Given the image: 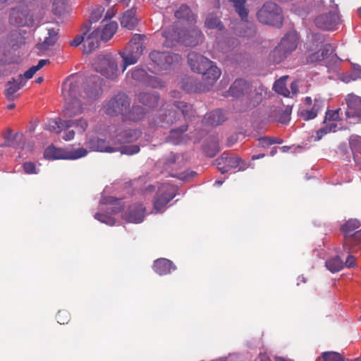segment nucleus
Returning <instances> with one entry per match:
<instances>
[{"mask_svg": "<svg viewBox=\"0 0 361 361\" xmlns=\"http://www.w3.org/2000/svg\"><path fill=\"white\" fill-rule=\"evenodd\" d=\"M82 80L81 76L73 75L67 78L63 83L62 95L66 101L63 114L66 117L71 118L82 114V105L91 103L102 93V80L98 76L94 75L90 78L92 86L87 85L82 94H79L80 98H78V89Z\"/></svg>", "mask_w": 361, "mask_h": 361, "instance_id": "f257e3e1", "label": "nucleus"}, {"mask_svg": "<svg viewBox=\"0 0 361 361\" xmlns=\"http://www.w3.org/2000/svg\"><path fill=\"white\" fill-rule=\"evenodd\" d=\"M173 106L177 110L161 108L159 111L158 116L149 121V128L152 130H156L158 128H166L180 117L188 120L195 116V111L192 105L179 101L176 102Z\"/></svg>", "mask_w": 361, "mask_h": 361, "instance_id": "f03ea898", "label": "nucleus"}, {"mask_svg": "<svg viewBox=\"0 0 361 361\" xmlns=\"http://www.w3.org/2000/svg\"><path fill=\"white\" fill-rule=\"evenodd\" d=\"M162 35L165 38L164 45L168 47H173L177 43L195 47L203 39L202 32L197 27L179 30L178 23L171 28L164 29Z\"/></svg>", "mask_w": 361, "mask_h": 361, "instance_id": "7ed1b4c3", "label": "nucleus"}, {"mask_svg": "<svg viewBox=\"0 0 361 361\" xmlns=\"http://www.w3.org/2000/svg\"><path fill=\"white\" fill-rule=\"evenodd\" d=\"M188 63L194 72L202 73L203 80L208 84H214L220 77L221 72L214 62L196 52L188 55Z\"/></svg>", "mask_w": 361, "mask_h": 361, "instance_id": "20e7f679", "label": "nucleus"}, {"mask_svg": "<svg viewBox=\"0 0 361 361\" xmlns=\"http://www.w3.org/2000/svg\"><path fill=\"white\" fill-rule=\"evenodd\" d=\"M299 42V35L296 31L288 32L281 40L279 45L269 55L273 63H279L296 49Z\"/></svg>", "mask_w": 361, "mask_h": 361, "instance_id": "39448f33", "label": "nucleus"}, {"mask_svg": "<svg viewBox=\"0 0 361 361\" xmlns=\"http://www.w3.org/2000/svg\"><path fill=\"white\" fill-rule=\"evenodd\" d=\"M251 85L243 79H236L231 85L228 90V95L233 97H247L250 106L258 105L263 98L262 90L260 92L251 90Z\"/></svg>", "mask_w": 361, "mask_h": 361, "instance_id": "423d86ee", "label": "nucleus"}, {"mask_svg": "<svg viewBox=\"0 0 361 361\" xmlns=\"http://www.w3.org/2000/svg\"><path fill=\"white\" fill-rule=\"evenodd\" d=\"M145 36L135 34L133 36L125 49L120 51V54L123 60V72L127 66L135 63L142 55L145 49L143 45Z\"/></svg>", "mask_w": 361, "mask_h": 361, "instance_id": "0eeeda50", "label": "nucleus"}, {"mask_svg": "<svg viewBox=\"0 0 361 361\" xmlns=\"http://www.w3.org/2000/svg\"><path fill=\"white\" fill-rule=\"evenodd\" d=\"M178 188L169 183H161L153 200V213H163L177 195Z\"/></svg>", "mask_w": 361, "mask_h": 361, "instance_id": "6e6552de", "label": "nucleus"}, {"mask_svg": "<svg viewBox=\"0 0 361 361\" xmlns=\"http://www.w3.org/2000/svg\"><path fill=\"white\" fill-rule=\"evenodd\" d=\"M87 150L83 147L73 149L72 147L61 148L51 145L46 148L44 153L45 159H77L86 156Z\"/></svg>", "mask_w": 361, "mask_h": 361, "instance_id": "1a4fd4ad", "label": "nucleus"}, {"mask_svg": "<svg viewBox=\"0 0 361 361\" xmlns=\"http://www.w3.org/2000/svg\"><path fill=\"white\" fill-rule=\"evenodd\" d=\"M149 58L157 72L173 69L179 64L181 60V57L178 54L158 51H152Z\"/></svg>", "mask_w": 361, "mask_h": 361, "instance_id": "9d476101", "label": "nucleus"}, {"mask_svg": "<svg viewBox=\"0 0 361 361\" xmlns=\"http://www.w3.org/2000/svg\"><path fill=\"white\" fill-rule=\"evenodd\" d=\"M257 19L259 22L280 27L283 23V15L281 8L274 3L267 2L257 12Z\"/></svg>", "mask_w": 361, "mask_h": 361, "instance_id": "9b49d317", "label": "nucleus"}, {"mask_svg": "<svg viewBox=\"0 0 361 361\" xmlns=\"http://www.w3.org/2000/svg\"><path fill=\"white\" fill-rule=\"evenodd\" d=\"M130 99L124 93H118L104 104V112L109 116L121 114L123 117L124 112L128 109Z\"/></svg>", "mask_w": 361, "mask_h": 361, "instance_id": "f8f14e48", "label": "nucleus"}, {"mask_svg": "<svg viewBox=\"0 0 361 361\" xmlns=\"http://www.w3.org/2000/svg\"><path fill=\"white\" fill-rule=\"evenodd\" d=\"M93 66L97 72L106 78L114 79L118 75L117 64L111 55L99 56Z\"/></svg>", "mask_w": 361, "mask_h": 361, "instance_id": "ddd939ff", "label": "nucleus"}, {"mask_svg": "<svg viewBox=\"0 0 361 361\" xmlns=\"http://www.w3.org/2000/svg\"><path fill=\"white\" fill-rule=\"evenodd\" d=\"M9 21L11 24L18 27H32L35 25L32 15H30L28 6L25 4H20L11 9Z\"/></svg>", "mask_w": 361, "mask_h": 361, "instance_id": "4468645a", "label": "nucleus"}, {"mask_svg": "<svg viewBox=\"0 0 361 361\" xmlns=\"http://www.w3.org/2000/svg\"><path fill=\"white\" fill-rule=\"evenodd\" d=\"M332 10L326 14L319 16L315 19V25L320 29L325 30H335L341 23L338 12V6L336 4H331Z\"/></svg>", "mask_w": 361, "mask_h": 361, "instance_id": "2eb2a0df", "label": "nucleus"}, {"mask_svg": "<svg viewBox=\"0 0 361 361\" xmlns=\"http://www.w3.org/2000/svg\"><path fill=\"white\" fill-rule=\"evenodd\" d=\"M216 164L219 170L225 173L233 169L243 171L247 168L246 163L237 156H229L224 153L220 157L216 159Z\"/></svg>", "mask_w": 361, "mask_h": 361, "instance_id": "dca6fc26", "label": "nucleus"}, {"mask_svg": "<svg viewBox=\"0 0 361 361\" xmlns=\"http://www.w3.org/2000/svg\"><path fill=\"white\" fill-rule=\"evenodd\" d=\"M230 2L233 4V6L235 7V11L238 13L240 17L241 18L242 23L239 24L240 28L246 27L247 30L243 32L240 31L238 32L239 36L240 37H251L252 36L255 31V30L249 27V23H247V18L248 16V11L245 8V0H229Z\"/></svg>", "mask_w": 361, "mask_h": 361, "instance_id": "f3484780", "label": "nucleus"}, {"mask_svg": "<svg viewBox=\"0 0 361 361\" xmlns=\"http://www.w3.org/2000/svg\"><path fill=\"white\" fill-rule=\"evenodd\" d=\"M110 207L108 209L111 210L109 214L96 213L94 218L102 223L106 224L109 226L115 224V219L111 216L120 212L123 209V204L121 200L110 197Z\"/></svg>", "mask_w": 361, "mask_h": 361, "instance_id": "a211bd4d", "label": "nucleus"}, {"mask_svg": "<svg viewBox=\"0 0 361 361\" xmlns=\"http://www.w3.org/2000/svg\"><path fill=\"white\" fill-rule=\"evenodd\" d=\"M347 109L345 115L348 118L361 121V97L353 94H349L345 97Z\"/></svg>", "mask_w": 361, "mask_h": 361, "instance_id": "6ab92c4d", "label": "nucleus"}, {"mask_svg": "<svg viewBox=\"0 0 361 361\" xmlns=\"http://www.w3.org/2000/svg\"><path fill=\"white\" fill-rule=\"evenodd\" d=\"M130 74L134 80L142 82L146 86L159 88L163 85L160 80L155 76L148 75L144 69L135 68Z\"/></svg>", "mask_w": 361, "mask_h": 361, "instance_id": "aec40b11", "label": "nucleus"}, {"mask_svg": "<svg viewBox=\"0 0 361 361\" xmlns=\"http://www.w3.org/2000/svg\"><path fill=\"white\" fill-rule=\"evenodd\" d=\"M145 207L142 204H135L129 207L123 218L128 222L138 224L144 220Z\"/></svg>", "mask_w": 361, "mask_h": 361, "instance_id": "412c9836", "label": "nucleus"}, {"mask_svg": "<svg viewBox=\"0 0 361 361\" xmlns=\"http://www.w3.org/2000/svg\"><path fill=\"white\" fill-rule=\"evenodd\" d=\"M340 109H338L336 110H329L326 111L324 120L326 126L319 129V130L317 132L318 134H321L322 135L331 131H336L337 125L334 122L340 120Z\"/></svg>", "mask_w": 361, "mask_h": 361, "instance_id": "4be33fe9", "label": "nucleus"}, {"mask_svg": "<svg viewBox=\"0 0 361 361\" xmlns=\"http://www.w3.org/2000/svg\"><path fill=\"white\" fill-rule=\"evenodd\" d=\"M146 114L145 109L138 105H133L128 108L123 114L122 121L135 123L142 120Z\"/></svg>", "mask_w": 361, "mask_h": 361, "instance_id": "5701e85b", "label": "nucleus"}, {"mask_svg": "<svg viewBox=\"0 0 361 361\" xmlns=\"http://www.w3.org/2000/svg\"><path fill=\"white\" fill-rule=\"evenodd\" d=\"M312 44L307 45L308 55L306 57L307 63H313L322 61L320 56V51H313L319 47V44L324 42L319 35L315 34L312 36Z\"/></svg>", "mask_w": 361, "mask_h": 361, "instance_id": "b1692460", "label": "nucleus"}, {"mask_svg": "<svg viewBox=\"0 0 361 361\" xmlns=\"http://www.w3.org/2000/svg\"><path fill=\"white\" fill-rule=\"evenodd\" d=\"M100 41L99 29H96L84 39L82 44L83 52L89 54L97 49L99 46Z\"/></svg>", "mask_w": 361, "mask_h": 361, "instance_id": "393cba45", "label": "nucleus"}, {"mask_svg": "<svg viewBox=\"0 0 361 361\" xmlns=\"http://www.w3.org/2000/svg\"><path fill=\"white\" fill-rule=\"evenodd\" d=\"M360 245H361V229L354 232L351 237L343 240V248L348 253L357 252Z\"/></svg>", "mask_w": 361, "mask_h": 361, "instance_id": "a878e982", "label": "nucleus"}, {"mask_svg": "<svg viewBox=\"0 0 361 361\" xmlns=\"http://www.w3.org/2000/svg\"><path fill=\"white\" fill-rule=\"evenodd\" d=\"M349 145L353 154L355 165L361 171V137L351 135L349 138Z\"/></svg>", "mask_w": 361, "mask_h": 361, "instance_id": "bb28decb", "label": "nucleus"}, {"mask_svg": "<svg viewBox=\"0 0 361 361\" xmlns=\"http://www.w3.org/2000/svg\"><path fill=\"white\" fill-rule=\"evenodd\" d=\"M25 84L22 75H18L16 79H13L6 84L5 96L8 100H13L15 98V93L18 92Z\"/></svg>", "mask_w": 361, "mask_h": 361, "instance_id": "cd10ccee", "label": "nucleus"}, {"mask_svg": "<svg viewBox=\"0 0 361 361\" xmlns=\"http://www.w3.org/2000/svg\"><path fill=\"white\" fill-rule=\"evenodd\" d=\"M117 140L121 143H129L137 140L142 135V132L138 129H126L119 131L117 130Z\"/></svg>", "mask_w": 361, "mask_h": 361, "instance_id": "c85d7f7f", "label": "nucleus"}, {"mask_svg": "<svg viewBox=\"0 0 361 361\" xmlns=\"http://www.w3.org/2000/svg\"><path fill=\"white\" fill-rule=\"evenodd\" d=\"M153 269L159 275H166L171 274L176 267L171 260L161 258L154 261Z\"/></svg>", "mask_w": 361, "mask_h": 361, "instance_id": "c756f323", "label": "nucleus"}, {"mask_svg": "<svg viewBox=\"0 0 361 361\" xmlns=\"http://www.w3.org/2000/svg\"><path fill=\"white\" fill-rule=\"evenodd\" d=\"M86 145L90 149L94 151L106 152H113L116 151V148L110 147L105 140L99 139L98 137L88 138L86 142Z\"/></svg>", "mask_w": 361, "mask_h": 361, "instance_id": "7c9ffc66", "label": "nucleus"}, {"mask_svg": "<svg viewBox=\"0 0 361 361\" xmlns=\"http://www.w3.org/2000/svg\"><path fill=\"white\" fill-rule=\"evenodd\" d=\"M323 102L320 99H314L311 109H301L299 111V115L305 121L314 119L317 117L318 113L322 109Z\"/></svg>", "mask_w": 361, "mask_h": 361, "instance_id": "2f4dec72", "label": "nucleus"}, {"mask_svg": "<svg viewBox=\"0 0 361 361\" xmlns=\"http://www.w3.org/2000/svg\"><path fill=\"white\" fill-rule=\"evenodd\" d=\"M226 118V115L221 109H216L208 113L204 116L203 122L206 125L216 126L221 124Z\"/></svg>", "mask_w": 361, "mask_h": 361, "instance_id": "473e14b6", "label": "nucleus"}, {"mask_svg": "<svg viewBox=\"0 0 361 361\" xmlns=\"http://www.w3.org/2000/svg\"><path fill=\"white\" fill-rule=\"evenodd\" d=\"M180 86L182 90L188 93H195L203 90L202 89V84L192 77L183 78L180 82Z\"/></svg>", "mask_w": 361, "mask_h": 361, "instance_id": "72a5a7b5", "label": "nucleus"}, {"mask_svg": "<svg viewBox=\"0 0 361 361\" xmlns=\"http://www.w3.org/2000/svg\"><path fill=\"white\" fill-rule=\"evenodd\" d=\"M135 13L136 10L133 8L126 11L121 18V25L128 30L134 29L137 23Z\"/></svg>", "mask_w": 361, "mask_h": 361, "instance_id": "f704fd0d", "label": "nucleus"}, {"mask_svg": "<svg viewBox=\"0 0 361 361\" xmlns=\"http://www.w3.org/2000/svg\"><path fill=\"white\" fill-rule=\"evenodd\" d=\"M361 226L360 221L357 219H350L346 221L341 226V231L343 234L344 240L348 237H351L355 230Z\"/></svg>", "mask_w": 361, "mask_h": 361, "instance_id": "c9c22d12", "label": "nucleus"}, {"mask_svg": "<svg viewBox=\"0 0 361 361\" xmlns=\"http://www.w3.org/2000/svg\"><path fill=\"white\" fill-rule=\"evenodd\" d=\"M187 126H182L180 128L172 129L170 131V135L168 137V141L173 145H179L186 141L185 137L183 133L187 130Z\"/></svg>", "mask_w": 361, "mask_h": 361, "instance_id": "e433bc0d", "label": "nucleus"}, {"mask_svg": "<svg viewBox=\"0 0 361 361\" xmlns=\"http://www.w3.org/2000/svg\"><path fill=\"white\" fill-rule=\"evenodd\" d=\"M292 108L289 106L283 107H278L274 110L275 115L274 116V121L279 123L286 124L289 122L290 119V114Z\"/></svg>", "mask_w": 361, "mask_h": 361, "instance_id": "4c0bfd02", "label": "nucleus"}, {"mask_svg": "<svg viewBox=\"0 0 361 361\" xmlns=\"http://www.w3.org/2000/svg\"><path fill=\"white\" fill-rule=\"evenodd\" d=\"M118 24L115 21H110L105 24L102 30H99V35L102 41L109 40L116 33Z\"/></svg>", "mask_w": 361, "mask_h": 361, "instance_id": "58836bf2", "label": "nucleus"}, {"mask_svg": "<svg viewBox=\"0 0 361 361\" xmlns=\"http://www.w3.org/2000/svg\"><path fill=\"white\" fill-rule=\"evenodd\" d=\"M70 126H71V123L66 122V120L57 118L49 122L47 129L51 132L59 134L63 130L70 128Z\"/></svg>", "mask_w": 361, "mask_h": 361, "instance_id": "ea45409f", "label": "nucleus"}, {"mask_svg": "<svg viewBox=\"0 0 361 361\" xmlns=\"http://www.w3.org/2000/svg\"><path fill=\"white\" fill-rule=\"evenodd\" d=\"M138 100L143 105L149 108H154L157 105L159 101V95L155 92H141L138 95Z\"/></svg>", "mask_w": 361, "mask_h": 361, "instance_id": "a19ab883", "label": "nucleus"}, {"mask_svg": "<svg viewBox=\"0 0 361 361\" xmlns=\"http://www.w3.org/2000/svg\"><path fill=\"white\" fill-rule=\"evenodd\" d=\"M175 16L178 19L185 20L188 23H192L195 20V17L192 13L190 7L186 5H181L175 12Z\"/></svg>", "mask_w": 361, "mask_h": 361, "instance_id": "79ce46f5", "label": "nucleus"}, {"mask_svg": "<svg viewBox=\"0 0 361 361\" xmlns=\"http://www.w3.org/2000/svg\"><path fill=\"white\" fill-rule=\"evenodd\" d=\"M326 268L332 273L338 272L344 267V262L339 256H335L326 261Z\"/></svg>", "mask_w": 361, "mask_h": 361, "instance_id": "37998d69", "label": "nucleus"}, {"mask_svg": "<svg viewBox=\"0 0 361 361\" xmlns=\"http://www.w3.org/2000/svg\"><path fill=\"white\" fill-rule=\"evenodd\" d=\"M288 76H284L277 80L273 86L274 90L276 92L283 95L284 97H289L290 92L288 90L286 84V80Z\"/></svg>", "mask_w": 361, "mask_h": 361, "instance_id": "c03bdc74", "label": "nucleus"}, {"mask_svg": "<svg viewBox=\"0 0 361 361\" xmlns=\"http://www.w3.org/2000/svg\"><path fill=\"white\" fill-rule=\"evenodd\" d=\"M48 31L49 37H46L42 43L38 44V49L46 50L56 42L57 32L54 28L49 29Z\"/></svg>", "mask_w": 361, "mask_h": 361, "instance_id": "a18cd8bd", "label": "nucleus"}, {"mask_svg": "<svg viewBox=\"0 0 361 361\" xmlns=\"http://www.w3.org/2000/svg\"><path fill=\"white\" fill-rule=\"evenodd\" d=\"M49 63V61L48 59L39 60L37 66H32L25 72L23 75H22L24 78V80L26 82V80L32 78L37 71L41 69L43 66L48 64Z\"/></svg>", "mask_w": 361, "mask_h": 361, "instance_id": "49530a36", "label": "nucleus"}, {"mask_svg": "<svg viewBox=\"0 0 361 361\" xmlns=\"http://www.w3.org/2000/svg\"><path fill=\"white\" fill-rule=\"evenodd\" d=\"M203 150L207 157H214L219 152L218 141L215 139L211 140L209 144L204 146Z\"/></svg>", "mask_w": 361, "mask_h": 361, "instance_id": "de8ad7c7", "label": "nucleus"}, {"mask_svg": "<svg viewBox=\"0 0 361 361\" xmlns=\"http://www.w3.org/2000/svg\"><path fill=\"white\" fill-rule=\"evenodd\" d=\"M205 25L210 29H217L221 30L224 28V25L219 19L214 16L212 14L209 15L205 20Z\"/></svg>", "mask_w": 361, "mask_h": 361, "instance_id": "09e8293b", "label": "nucleus"}, {"mask_svg": "<svg viewBox=\"0 0 361 361\" xmlns=\"http://www.w3.org/2000/svg\"><path fill=\"white\" fill-rule=\"evenodd\" d=\"M66 121L71 123L70 128L75 127L81 133H83L88 126L87 121L83 118L77 120H66Z\"/></svg>", "mask_w": 361, "mask_h": 361, "instance_id": "8fccbe9b", "label": "nucleus"}, {"mask_svg": "<svg viewBox=\"0 0 361 361\" xmlns=\"http://www.w3.org/2000/svg\"><path fill=\"white\" fill-rule=\"evenodd\" d=\"M140 147L137 145H133L129 146H122L120 148L121 154L127 155H133L140 152Z\"/></svg>", "mask_w": 361, "mask_h": 361, "instance_id": "3c124183", "label": "nucleus"}, {"mask_svg": "<svg viewBox=\"0 0 361 361\" xmlns=\"http://www.w3.org/2000/svg\"><path fill=\"white\" fill-rule=\"evenodd\" d=\"M322 357L324 361H344L340 354L334 352L324 353Z\"/></svg>", "mask_w": 361, "mask_h": 361, "instance_id": "603ef678", "label": "nucleus"}, {"mask_svg": "<svg viewBox=\"0 0 361 361\" xmlns=\"http://www.w3.org/2000/svg\"><path fill=\"white\" fill-rule=\"evenodd\" d=\"M259 142L262 146H265L272 144H281L283 140L278 137H263L259 139Z\"/></svg>", "mask_w": 361, "mask_h": 361, "instance_id": "864d4df0", "label": "nucleus"}, {"mask_svg": "<svg viewBox=\"0 0 361 361\" xmlns=\"http://www.w3.org/2000/svg\"><path fill=\"white\" fill-rule=\"evenodd\" d=\"M56 319L61 324H67L70 320V314L67 311L60 310L56 314Z\"/></svg>", "mask_w": 361, "mask_h": 361, "instance_id": "5fc2aeb1", "label": "nucleus"}, {"mask_svg": "<svg viewBox=\"0 0 361 361\" xmlns=\"http://www.w3.org/2000/svg\"><path fill=\"white\" fill-rule=\"evenodd\" d=\"M23 167L25 172L27 174H36L38 173V170L33 162L26 161L23 164Z\"/></svg>", "mask_w": 361, "mask_h": 361, "instance_id": "6e6d98bb", "label": "nucleus"}, {"mask_svg": "<svg viewBox=\"0 0 361 361\" xmlns=\"http://www.w3.org/2000/svg\"><path fill=\"white\" fill-rule=\"evenodd\" d=\"M319 51L322 60H324L332 52L331 45L330 44H326Z\"/></svg>", "mask_w": 361, "mask_h": 361, "instance_id": "4d7b16f0", "label": "nucleus"}, {"mask_svg": "<svg viewBox=\"0 0 361 361\" xmlns=\"http://www.w3.org/2000/svg\"><path fill=\"white\" fill-rule=\"evenodd\" d=\"M351 75L353 80L361 78V66L354 64L353 66Z\"/></svg>", "mask_w": 361, "mask_h": 361, "instance_id": "13d9d810", "label": "nucleus"}, {"mask_svg": "<svg viewBox=\"0 0 361 361\" xmlns=\"http://www.w3.org/2000/svg\"><path fill=\"white\" fill-rule=\"evenodd\" d=\"M356 265V258L352 255H349L344 263V266H345L348 268H353L355 267Z\"/></svg>", "mask_w": 361, "mask_h": 361, "instance_id": "bf43d9fd", "label": "nucleus"}, {"mask_svg": "<svg viewBox=\"0 0 361 361\" xmlns=\"http://www.w3.org/2000/svg\"><path fill=\"white\" fill-rule=\"evenodd\" d=\"M63 130L65 131L62 138L66 141H70L73 140L75 137V131L73 130Z\"/></svg>", "mask_w": 361, "mask_h": 361, "instance_id": "052dcab7", "label": "nucleus"}, {"mask_svg": "<svg viewBox=\"0 0 361 361\" xmlns=\"http://www.w3.org/2000/svg\"><path fill=\"white\" fill-rule=\"evenodd\" d=\"M84 39V36L77 35L73 40L71 41L70 44L72 47H78L80 44H83Z\"/></svg>", "mask_w": 361, "mask_h": 361, "instance_id": "680f3d73", "label": "nucleus"}, {"mask_svg": "<svg viewBox=\"0 0 361 361\" xmlns=\"http://www.w3.org/2000/svg\"><path fill=\"white\" fill-rule=\"evenodd\" d=\"M256 361H271V360L270 359L267 353H261L256 359Z\"/></svg>", "mask_w": 361, "mask_h": 361, "instance_id": "e2e57ef3", "label": "nucleus"}, {"mask_svg": "<svg viewBox=\"0 0 361 361\" xmlns=\"http://www.w3.org/2000/svg\"><path fill=\"white\" fill-rule=\"evenodd\" d=\"M291 92L293 95L298 92V86L296 82H293L290 85Z\"/></svg>", "mask_w": 361, "mask_h": 361, "instance_id": "0e129e2a", "label": "nucleus"}, {"mask_svg": "<svg viewBox=\"0 0 361 361\" xmlns=\"http://www.w3.org/2000/svg\"><path fill=\"white\" fill-rule=\"evenodd\" d=\"M115 13H116V12L113 8L111 10H109L105 15V19H108V18L111 19L113 16H114Z\"/></svg>", "mask_w": 361, "mask_h": 361, "instance_id": "69168bd1", "label": "nucleus"}, {"mask_svg": "<svg viewBox=\"0 0 361 361\" xmlns=\"http://www.w3.org/2000/svg\"><path fill=\"white\" fill-rule=\"evenodd\" d=\"M305 104L307 106H311L313 104L312 99L310 97H306L305 99Z\"/></svg>", "mask_w": 361, "mask_h": 361, "instance_id": "338daca9", "label": "nucleus"}, {"mask_svg": "<svg viewBox=\"0 0 361 361\" xmlns=\"http://www.w3.org/2000/svg\"><path fill=\"white\" fill-rule=\"evenodd\" d=\"M155 190V187L152 185L147 186L145 189L146 191L152 192Z\"/></svg>", "mask_w": 361, "mask_h": 361, "instance_id": "774afa93", "label": "nucleus"}]
</instances>
